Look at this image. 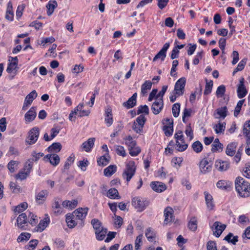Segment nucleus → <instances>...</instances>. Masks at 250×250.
<instances>
[{
  "instance_id": "obj_41",
  "label": "nucleus",
  "mask_w": 250,
  "mask_h": 250,
  "mask_svg": "<svg viewBox=\"0 0 250 250\" xmlns=\"http://www.w3.org/2000/svg\"><path fill=\"white\" fill-rule=\"evenodd\" d=\"M238 237L237 236H233V234L229 232L224 239V240L228 241L229 243H231L233 245H235L236 242H238Z\"/></svg>"
},
{
  "instance_id": "obj_59",
  "label": "nucleus",
  "mask_w": 250,
  "mask_h": 250,
  "mask_svg": "<svg viewBox=\"0 0 250 250\" xmlns=\"http://www.w3.org/2000/svg\"><path fill=\"white\" fill-rule=\"evenodd\" d=\"M244 102H245V100L243 99V100H240L237 103V105L235 107V110L234 111V116L235 117H237L238 115V114H239L241 109V107H242Z\"/></svg>"
},
{
  "instance_id": "obj_49",
  "label": "nucleus",
  "mask_w": 250,
  "mask_h": 250,
  "mask_svg": "<svg viewBox=\"0 0 250 250\" xmlns=\"http://www.w3.org/2000/svg\"><path fill=\"white\" fill-rule=\"evenodd\" d=\"M226 92V87L224 85L219 86L216 91V95L218 98H222L225 94Z\"/></svg>"
},
{
  "instance_id": "obj_8",
  "label": "nucleus",
  "mask_w": 250,
  "mask_h": 250,
  "mask_svg": "<svg viewBox=\"0 0 250 250\" xmlns=\"http://www.w3.org/2000/svg\"><path fill=\"white\" fill-rule=\"evenodd\" d=\"M226 226L225 225H222L219 222H215L211 227L213 234L217 237H219L222 232L225 229Z\"/></svg>"
},
{
  "instance_id": "obj_34",
  "label": "nucleus",
  "mask_w": 250,
  "mask_h": 250,
  "mask_svg": "<svg viewBox=\"0 0 250 250\" xmlns=\"http://www.w3.org/2000/svg\"><path fill=\"white\" fill-rule=\"evenodd\" d=\"M145 235L148 241L149 242H153L154 241L156 237L154 231L151 228H148L146 229Z\"/></svg>"
},
{
  "instance_id": "obj_23",
  "label": "nucleus",
  "mask_w": 250,
  "mask_h": 250,
  "mask_svg": "<svg viewBox=\"0 0 250 250\" xmlns=\"http://www.w3.org/2000/svg\"><path fill=\"white\" fill-rule=\"evenodd\" d=\"M137 93H135L129 98L126 102L123 103V105L127 108H130L134 107L136 104Z\"/></svg>"
},
{
  "instance_id": "obj_33",
  "label": "nucleus",
  "mask_w": 250,
  "mask_h": 250,
  "mask_svg": "<svg viewBox=\"0 0 250 250\" xmlns=\"http://www.w3.org/2000/svg\"><path fill=\"white\" fill-rule=\"evenodd\" d=\"M13 17L14 14L12 10V4L11 1H9L7 4L5 18L9 21H12L13 20Z\"/></svg>"
},
{
  "instance_id": "obj_61",
  "label": "nucleus",
  "mask_w": 250,
  "mask_h": 250,
  "mask_svg": "<svg viewBox=\"0 0 250 250\" xmlns=\"http://www.w3.org/2000/svg\"><path fill=\"white\" fill-rule=\"evenodd\" d=\"M163 130L166 136H170L172 135L173 132V127H171L170 126L165 125L163 126Z\"/></svg>"
},
{
  "instance_id": "obj_39",
  "label": "nucleus",
  "mask_w": 250,
  "mask_h": 250,
  "mask_svg": "<svg viewBox=\"0 0 250 250\" xmlns=\"http://www.w3.org/2000/svg\"><path fill=\"white\" fill-rule=\"evenodd\" d=\"M117 170L115 165H110L104 169V174L106 176H110L114 174Z\"/></svg>"
},
{
  "instance_id": "obj_36",
  "label": "nucleus",
  "mask_w": 250,
  "mask_h": 250,
  "mask_svg": "<svg viewBox=\"0 0 250 250\" xmlns=\"http://www.w3.org/2000/svg\"><path fill=\"white\" fill-rule=\"evenodd\" d=\"M107 231V229L104 228L101 229L100 230H97V231L95 232L96 239L99 241L103 240L105 236Z\"/></svg>"
},
{
  "instance_id": "obj_53",
  "label": "nucleus",
  "mask_w": 250,
  "mask_h": 250,
  "mask_svg": "<svg viewBox=\"0 0 250 250\" xmlns=\"http://www.w3.org/2000/svg\"><path fill=\"white\" fill-rule=\"evenodd\" d=\"M225 123H219L218 124L215 125L214 126L215 133L218 134L223 132L225 129Z\"/></svg>"
},
{
  "instance_id": "obj_22",
  "label": "nucleus",
  "mask_w": 250,
  "mask_h": 250,
  "mask_svg": "<svg viewBox=\"0 0 250 250\" xmlns=\"http://www.w3.org/2000/svg\"><path fill=\"white\" fill-rule=\"evenodd\" d=\"M232 186V184L231 182L225 180H220L216 184L218 188L226 190H230Z\"/></svg>"
},
{
  "instance_id": "obj_28",
  "label": "nucleus",
  "mask_w": 250,
  "mask_h": 250,
  "mask_svg": "<svg viewBox=\"0 0 250 250\" xmlns=\"http://www.w3.org/2000/svg\"><path fill=\"white\" fill-rule=\"evenodd\" d=\"M211 151L215 152L217 151H222L223 148V145L220 143L218 138H216L211 145Z\"/></svg>"
},
{
  "instance_id": "obj_48",
  "label": "nucleus",
  "mask_w": 250,
  "mask_h": 250,
  "mask_svg": "<svg viewBox=\"0 0 250 250\" xmlns=\"http://www.w3.org/2000/svg\"><path fill=\"white\" fill-rule=\"evenodd\" d=\"M31 237V234L28 232H22L18 237L17 241L21 242L24 241L28 240Z\"/></svg>"
},
{
  "instance_id": "obj_6",
  "label": "nucleus",
  "mask_w": 250,
  "mask_h": 250,
  "mask_svg": "<svg viewBox=\"0 0 250 250\" xmlns=\"http://www.w3.org/2000/svg\"><path fill=\"white\" fill-rule=\"evenodd\" d=\"M148 203L147 201L140 197H135L132 199V205L138 211H143Z\"/></svg>"
},
{
  "instance_id": "obj_63",
  "label": "nucleus",
  "mask_w": 250,
  "mask_h": 250,
  "mask_svg": "<svg viewBox=\"0 0 250 250\" xmlns=\"http://www.w3.org/2000/svg\"><path fill=\"white\" fill-rule=\"evenodd\" d=\"M18 66V63L16 61L11 62L8 64L7 67L6 71L8 73H11L13 70H15Z\"/></svg>"
},
{
  "instance_id": "obj_38",
  "label": "nucleus",
  "mask_w": 250,
  "mask_h": 250,
  "mask_svg": "<svg viewBox=\"0 0 250 250\" xmlns=\"http://www.w3.org/2000/svg\"><path fill=\"white\" fill-rule=\"evenodd\" d=\"M197 219L195 217H192L188 222V229L193 231L196 230L197 229Z\"/></svg>"
},
{
  "instance_id": "obj_10",
  "label": "nucleus",
  "mask_w": 250,
  "mask_h": 250,
  "mask_svg": "<svg viewBox=\"0 0 250 250\" xmlns=\"http://www.w3.org/2000/svg\"><path fill=\"white\" fill-rule=\"evenodd\" d=\"M244 78H241L239 80V83L238 85L237 89V95L239 98H243L247 94V90L244 84Z\"/></svg>"
},
{
  "instance_id": "obj_4",
  "label": "nucleus",
  "mask_w": 250,
  "mask_h": 250,
  "mask_svg": "<svg viewBox=\"0 0 250 250\" xmlns=\"http://www.w3.org/2000/svg\"><path fill=\"white\" fill-rule=\"evenodd\" d=\"M40 135V129L38 127H34L28 132L25 139L26 145H32L36 143Z\"/></svg>"
},
{
  "instance_id": "obj_25",
  "label": "nucleus",
  "mask_w": 250,
  "mask_h": 250,
  "mask_svg": "<svg viewBox=\"0 0 250 250\" xmlns=\"http://www.w3.org/2000/svg\"><path fill=\"white\" fill-rule=\"evenodd\" d=\"M48 192L47 190H42L39 192L36 196L37 202L39 204H42L48 195Z\"/></svg>"
},
{
  "instance_id": "obj_35",
  "label": "nucleus",
  "mask_w": 250,
  "mask_h": 250,
  "mask_svg": "<svg viewBox=\"0 0 250 250\" xmlns=\"http://www.w3.org/2000/svg\"><path fill=\"white\" fill-rule=\"evenodd\" d=\"M52 209L55 213L61 214L62 208L60 206V201L59 199H55L52 204Z\"/></svg>"
},
{
  "instance_id": "obj_24",
  "label": "nucleus",
  "mask_w": 250,
  "mask_h": 250,
  "mask_svg": "<svg viewBox=\"0 0 250 250\" xmlns=\"http://www.w3.org/2000/svg\"><path fill=\"white\" fill-rule=\"evenodd\" d=\"M237 146V143L235 142H232L229 144L226 148V153L227 155L232 156L234 155L236 151V148Z\"/></svg>"
},
{
  "instance_id": "obj_29",
  "label": "nucleus",
  "mask_w": 250,
  "mask_h": 250,
  "mask_svg": "<svg viewBox=\"0 0 250 250\" xmlns=\"http://www.w3.org/2000/svg\"><path fill=\"white\" fill-rule=\"evenodd\" d=\"M62 148V145L60 143H54L48 148V151L50 153H57L59 152Z\"/></svg>"
},
{
  "instance_id": "obj_13",
  "label": "nucleus",
  "mask_w": 250,
  "mask_h": 250,
  "mask_svg": "<svg viewBox=\"0 0 250 250\" xmlns=\"http://www.w3.org/2000/svg\"><path fill=\"white\" fill-rule=\"evenodd\" d=\"M200 171L203 173H206L211 171L212 168L211 164H209L207 159H203L199 165Z\"/></svg>"
},
{
  "instance_id": "obj_11",
  "label": "nucleus",
  "mask_w": 250,
  "mask_h": 250,
  "mask_svg": "<svg viewBox=\"0 0 250 250\" xmlns=\"http://www.w3.org/2000/svg\"><path fill=\"white\" fill-rule=\"evenodd\" d=\"M169 43H166L160 51L157 54L153 59V62H155L160 59L162 61H164L166 57V52L169 47Z\"/></svg>"
},
{
  "instance_id": "obj_54",
  "label": "nucleus",
  "mask_w": 250,
  "mask_h": 250,
  "mask_svg": "<svg viewBox=\"0 0 250 250\" xmlns=\"http://www.w3.org/2000/svg\"><path fill=\"white\" fill-rule=\"evenodd\" d=\"M27 218L28 219V222L32 226L35 225L38 223V217L33 213L29 212Z\"/></svg>"
},
{
  "instance_id": "obj_1",
  "label": "nucleus",
  "mask_w": 250,
  "mask_h": 250,
  "mask_svg": "<svg viewBox=\"0 0 250 250\" xmlns=\"http://www.w3.org/2000/svg\"><path fill=\"white\" fill-rule=\"evenodd\" d=\"M88 208H78L70 215H66V222L69 228H73L78 224H80L82 227L84 225L83 220L85 218Z\"/></svg>"
},
{
  "instance_id": "obj_30",
  "label": "nucleus",
  "mask_w": 250,
  "mask_h": 250,
  "mask_svg": "<svg viewBox=\"0 0 250 250\" xmlns=\"http://www.w3.org/2000/svg\"><path fill=\"white\" fill-rule=\"evenodd\" d=\"M107 196L110 199H119L121 198L117 189L114 188H110L108 190Z\"/></svg>"
},
{
  "instance_id": "obj_50",
  "label": "nucleus",
  "mask_w": 250,
  "mask_h": 250,
  "mask_svg": "<svg viewBox=\"0 0 250 250\" xmlns=\"http://www.w3.org/2000/svg\"><path fill=\"white\" fill-rule=\"evenodd\" d=\"M75 159V156L73 154H72L66 160L64 167L63 170L64 171L65 169H68L69 168L70 166L74 162Z\"/></svg>"
},
{
  "instance_id": "obj_58",
  "label": "nucleus",
  "mask_w": 250,
  "mask_h": 250,
  "mask_svg": "<svg viewBox=\"0 0 250 250\" xmlns=\"http://www.w3.org/2000/svg\"><path fill=\"white\" fill-rule=\"evenodd\" d=\"M143 235L142 234L138 236L135 242V250H140V247L142 244V238Z\"/></svg>"
},
{
  "instance_id": "obj_55",
  "label": "nucleus",
  "mask_w": 250,
  "mask_h": 250,
  "mask_svg": "<svg viewBox=\"0 0 250 250\" xmlns=\"http://www.w3.org/2000/svg\"><path fill=\"white\" fill-rule=\"evenodd\" d=\"M180 104L179 103L174 104L172 108V112L174 117H177L180 113Z\"/></svg>"
},
{
  "instance_id": "obj_40",
  "label": "nucleus",
  "mask_w": 250,
  "mask_h": 250,
  "mask_svg": "<svg viewBox=\"0 0 250 250\" xmlns=\"http://www.w3.org/2000/svg\"><path fill=\"white\" fill-rule=\"evenodd\" d=\"M191 147L193 150L197 153H200L202 151L203 148L202 144L199 141H196L195 142H194L192 144Z\"/></svg>"
},
{
  "instance_id": "obj_18",
  "label": "nucleus",
  "mask_w": 250,
  "mask_h": 250,
  "mask_svg": "<svg viewBox=\"0 0 250 250\" xmlns=\"http://www.w3.org/2000/svg\"><path fill=\"white\" fill-rule=\"evenodd\" d=\"M95 141V138H89L87 141L82 144V148L86 152H90L94 146Z\"/></svg>"
},
{
  "instance_id": "obj_27",
  "label": "nucleus",
  "mask_w": 250,
  "mask_h": 250,
  "mask_svg": "<svg viewBox=\"0 0 250 250\" xmlns=\"http://www.w3.org/2000/svg\"><path fill=\"white\" fill-rule=\"evenodd\" d=\"M47 8V14L48 16H50L53 13L54 9L57 7V3L56 1H49L46 6Z\"/></svg>"
},
{
  "instance_id": "obj_51",
  "label": "nucleus",
  "mask_w": 250,
  "mask_h": 250,
  "mask_svg": "<svg viewBox=\"0 0 250 250\" xmlns=\"http://www.w3.org/2000/svg\"><path fill=\"white\" fill-rule=\"evenodd\" d=\"M213 87V81L212 80H210L209 82L206 81V84L205 86V89L204 90V94L206 95H208L210 94L212 91V88Z\"/></svg>"
},
{
  "instance_id": "obj_12",
  "label": "nucleus",
  "mask_w": 250,
  "mask_h": 250,
  "mask_svg": "<svg viewBox=\"0 0 250 250\" xmlns=\"http://www.w3.org/2000/svg\"><path fill=\"white\" fill-rule=\"evenodd\" d=\"M173 210L170 207H167L164 210L165 220L164 224H167L174 221Z\"/></svg>"
},
{
  "instance_id": "obj_37",
  "label": "nucleus",
  "mask_w": 250,
  "mask_h": 250,
  "mask_svg": "<svg viewBox=\"0 0 250 250\" xmlns=\"http://www.w3.org/2000/svg\"><path fill=\"white\" fill-rule=\"evenodd\" d=\"M152 83L150 81H146L141 86V93L145 95L147 92L148 90L151 88Z\"/></svg>"
},
{
  "instance_id": "obj_62",
  "label": "nucleus",
  "mask_w": 250,
  "mask_h": 250,
  "mask_svg": "<svg viewBox=\"0 0 250 250\" xmlns=\"http://www.w3.org/2000/svg\"><path fill=\"white\" fill-rule=\"evenodd\" d=\"M145 113L147 115L149 113V108L146 105H140L138 107L137 113L138 115L141 113Z\"/></svg>"
},
{
  "instance_id": "obj_17",
  "label": "nucleus",
  "mask_w": 250,
  "mask_h": 250,
  "mask_svg": "<svg viewBox=\"0 0 250 250\" xmlns=\"http://www.w3.org/2000/svg\"><path fill=\"white\" fill-rule=\"evenodd\" d=\"M105 122L107 126L111 125L113 122L112 109L109 106H107L105 109Z\"/></svg>"
},
{
  "instance_id": "obj_57",
  "label": "nucleus",
  "mask_w": 250,
  "mask_h": 250,
  "mask_svg": "<svg viewBox=\"0 0 250 250\" xmlns=\"http://www.w3.org/2000/svg\"><path fill=\"white\" fill-rule=\"evenodd\" d=\"M91 224L92 225L95 232H96L97 230H100L101 229L103 228L102 226L101 223L97 219H92L91 220Z\"/></svg>"
},
{
  "instance_id": "obj_26",
  "label": "nucleus",
  "mask_w": 250,
  "mask_h": 250,
  "mask_svg": "<svg viewBox=\"0 0 250 250\" xmlns=\"http://www.w3.org/2000/svg\"><path fill=\"white\" fill-rule=\"evenodd\" d=\"M204 194L208 208L209 210L212 209L214 207L212 196L207 191H205Z\"/></svg>"
},
{
  "instance_id": "obj_14",
  "label": "nucleus",
  "mask_w": 250,
  "mask_h": 250,
  "mask_svg": "<svg viewBox=\"0 0 250 250\" xmlns=\"http://www.w3.org/2000/svg\"><path fill=\"white\" fill-rule=\"evenodd\" d=\"M36 107H32L24 115L25 121L26 123H29L35 119L37 116Z\"/></svg>"
},
{
  "instance_id": "obj_42",
  "label": "nucleus",
  "mask_w": 250,
  "mask_h": 250,
  "mask_svg": "<svg viewBox=\"0 0 250 250\" xmlns=\"http://www.w3.org/2000/svg\"><path fill=\"white\" fill-rule=\"evenodd\" d=\"M38 94L36 90H34L26 96L24 101H25L26 103L31 104L33 100L36 98Z\"/></svg>"
},
{
  "instance_id": "obj_3",
  "label": "nucleus",
  "mask_w": 250,
  "mask_h": 250,
  "mask_svg": "<svg viewBox=\"0 0 250 250\" xmlns=\"http://www.w3.org/2000/svg\"><path fill=\"white\" fill-rule=\"evenodd\" d=\"M136 169V166L134 162H128L126 164L125 168L123 173V177L126 179V181L128 182L134 175Z\"/></svg>"
},
{
  "instance_id": "obj_60",
  "label": "nucleus",
  "mask_w": 250,
  "mask_h": 250,
  "mask_svg": "<svg viewBox=\"0 0 250 250\" xmlns=\"http://www.w3.org/2000/svg\"><path fill=\"white\" fill-rule=\"evenodd\" d=\"M129 154L132 156H137L141 152V148L139 146H133L128 149Z\"/></svg>"
},
{
  "instance_id": "obj_56",
  "label": "nucleus",
  "mask_w": 250,
  "mask_h": 250,
  "mask_svg": "<svg viewBox=\"0 0 250 250\" xmlns=\"http://www.w3.org/2000/svg\"><path fill=\"white\" fill-rule=\"evenodd\" d=\"M174 138L176 140V145H178L179 144V141L181 142L184 140L183 132L181 130L176 132L174 134Z\"/></svg>"
},
{
  "instance_id": "obj_16",
  "label": "nucleus",
  "mask_w": 250,
  "mask_h": 250,
  "mask_svg": "<svg viewBox=\"0 0 250 250\" xmlns=\"http://www.w3.org/2000/svg\"><path fill=\"white\" fill-rule=\"evenodd\" d=\"M28 222V219L25 213H22L19 215L17 219V224L19 228L24 229V225Z\"/></svg>"
},
{
  "instance_id": "obj_9",
  "label": "nucleus",
  "mask_w": 250,
  "mask_h": 250,
  "mask_svg": "<svg viewBox=\"0 0 250 250\" xmlns=\"http://www.w3.org/2000/svg\"><path fill=\"white\" fill-rule=\"evenodd\" d=\"M164 105L163 99H156L151 106L152 112L155 114H158L162 110Z\"/></svg>"
},
{
  "instance_id": "obj_2",
  "label": "nucleus",
  "mask_w": 250,
  "mask_h": 250,
  "mask_svg": "<svg viewBox=\"0 0 250 250\" xmlns=\"http://www.w3.org/2000/svg\"><path fill=\"white\" fill-rule=\"evenodd\" d=\"M235 188L239 195L244 198L250 195V184L241 177H237L235 180Z\"/></svg>"
},
{
  "instance_id": "obj_32",
  "label": "nucleus",
  "mask_w": 250,
  "mask_h": 250,
  "mask_svg": "<svg viewBox=\"0 0 250 250\" xmlns=\"http://www.w3.org/2000/svg\"><path fill=\"white\" fill-rule=\"evenodd\" d=\"M215 166L219 171H225L229 167V164L227 162L217 161L216 162Z\"/></svg>"
},
{
  "instance_id": "obj_21",
  "label": "nucleus",
  "mask_w": 250,
  "mask_h": 250,
  "mask_svg": "<svg viewBox=\"0 0 250 250\" xmlns=\"http://www.w3.org/2000/svg\"><path fill=\"white\" fill-rule=\"evenodd\" d=\"M44 218L41 220L38 226L36 227V231L38 232H42L47 227L49 222L50 219L47 215Z\"/></svg>"
},
{
  "instance_id": "obj_7",
  "label": "nucleus",
  "mask_w": 250,
  "mask_h": 250,
  "mask_svg": "<svg viewBox=\"0 0 250 250\" xmlns=\"http://www.w3.org/2000/svg\"><path fill=\"white\" fill-rule=\"evenodd\" d=\"M186 84L185 78L179 79L175 83L174 91L177 96H182L184 94Z\"/></svg>"
},
{
  "instance_id": "obj_20",
  "label": "nucleus",
  "mask_w": 250,
  "mask_h": 250,
  "mask_svg": "<svg viewBox=\"0 0 250 250\" xmlns=\"http://www.w3.org/2000/svg\"><path fill=\"white\" fill-rule=\"evenodd\" d=\"M150 187L156 192H161L166 189V186L160 182H152Z\"/></svg>"
},
{
  "instance_id": "obj_64",
  "label": "nucleus",
  "mask_w": 250,
  "mask_h": 250,
  "mask_svg": "<svg viewBox=\"0 0 250 250\" xmlns=\"http://www.w3.org/2000/svg\"><path fill=\"white\" fill-rule=\"evenodd\" d=\"M243 174L247 178H250V164H247L243 169Z\"/></svg>"
},
{
  "instance_id": "obj_43",
  "label": "nucleus",
  "mask_w": 250,
  "mask_h": 250,
  "mask_svg": "<svg viewBox=\"0 0 250 250\" xmlns=\"http://www.w3.org/2000/svg\"><path fill=\"white\" fill-rule=\"evenodd\" d=\"M247 61V59L244 58L239 62L237 67L233 71V75H234L238 71H242V70H243L246 64Z\"/></svg>"
},
{
  "instance_id": "obj_46",
  "label": "nucleus",
  "mask_w": 250,
  "mask_h": 250,
  "mask_svg": "<svg viewBox=\"0 0 250 250\" xmlns=\"http://www.w3.org/2000/svg\"><path fill=\"white\" fill-rule=\"evenodd\" d=\"M125 143L128 146V149L136 146V142L133 140L131 136H127L125 139Z\"/></svg>"
},
{
  "instance_id": "obj_45",
  "label": "nucleus",
  "mask_w": 250,
  "mask_h": 250,
  "mask_svg": "<svg viewBox=\"0 0 250 250\" xmlns=\"http://www.w3.org/2000/svg\"><path fill=\"white\" fill-rule=\"evenodd\" d=\"M109 162V156L105 155L101 156L97 160V163L98 165L104 167L107 165Z\"/></svg>"
},
{
  "instance_id": "obj_44",
  "label": "nucleus",
  "mask_w": 250,
  "mask_h": 250,
  "mask_svg": "<svg viewBox=\"0 0 250 250\" xmlns=\"http://www.w3.org/2000/svg\"><path fill=\"white\" fill-rule=\"evenodd\" d=\"M18 164L19 163L17 161L12 160L8 163L7 168L11 173H13L16 170L18 169Z\"/></svg>"
},
{
  "instance_id": "obj_52",
  "label": "nucleus",
  "mask_w": 250,
  "mask_h": 250,
  "mask_svg": "<svg viewBox=\"0 0 250 250\" xmlns=\"http://www.w3.org/2000/svg\"><path fill=\"white\" fill-rule=\"evenodd\" d=\"M243 133L247 139L250 138V120L245 123L244 125Z\"/></svg>"
},
{
  "instance_id": "obj_19",
  "label": "nucleus",
  "mask_w": 250,
  "mask_h": 250,
  "mask_svg": "<svg viewBox=\"0 0 250 250\" xmlns=\"http://www.w3.org/2000/svg\"><path fill=\"white\" fill-rule=\"evenodd\" d=\"M227 112L228 109L226 106L221 107L215 110L214 116L216 119H224L227 116Z\"/></svg>"
},
{
  "instance_id": "obj_5",
  "label": "nucleus",
  "mask_w": 250,
  "mask_h": 250,
  "mask_svg": "<svg viewBox=\"0 0 250 250\" xmlns=\"http://www.w3.org/2000/svg\"><path fill=\"white\" fill-rule=\"evenodd\" d=\"M146 119L143 115L138 116L133 122L132 128L136 133L141 134Z\"/></svg>"
},
{
  "instance_id": "obj_15",
  "label": "nucleus",
  "mask_w": 250,
  "mask_h": 250,
  "mask_svg": "<svg viewBox=\"0 0 250 250\" xmlns=\"http://www.w3.org/2000/svg\"><path fill=\"white\" fill-rule=\"evenodd\" d=\"M43 159L44 161H49L54 166L58 165L60 161L59 156L55 153L47 154L44 157Z\"/></svg>"
},
{
  "instance_id": "obj_47",
  "label": "nucleus",
  "mask_w": 250,
  "mask_h": 250,
  "mask_svg": "<svg viewBox=\"0 0 250 250\" xmlns=\"http://www.w3.org/2000/svg\"><path fill=\"white\" fill-rule=\"evenodd\" d=\"M175 148L177 151L183 152L188 148V145L186 143L185 140H184L183 141H179V144L178 145L175 144Z\"/></svg>"
},
{
  "instance_id": "obj_31",
  "label": "nucleus",
  "mask_w": 250,
  "mask_h": 250,
  "mask_svg": "<svg viewBox=\"0 0 250 250\" xmlns=\"http://www.w3.org/2000/svg\"><path fill=\"white\" fill-rule=\"evenodd\" d=\"M78 204V201L76 200L71 201L65 200L62 203V206L63 208H69L71 209L74 208Z\"/></svg>"
}]
</instances>
